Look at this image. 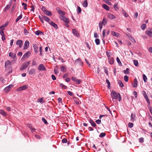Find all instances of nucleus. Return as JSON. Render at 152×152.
<instances>
[{
  "mask_svg": "<svg viewBox=\"0 0 152 152\" xmlns=\"http://www.w3.org/2000/svg\"><path fill=\"white\" fill-rule=\"evenodd\" d=\"M145 33L146 34L150 37L152 36V32L151 31H145Z\"/></svg>",
  "mask_w": 152,
  "mask_h": 152,
  "instance_id": "bb28decb",
  "label": "nucleus"
},
{
  "mask_svg": "<svg viewBox=\"0 0 152 152\" xmlns=\"http://www.w3.org/2000/svg\"><path fill=\"white\" fill-rule=\"evenodd\" d=\"M128 126L129 128H131L133 126V124L132 123H129L128 124Z\"/></svg>",
  "mask_w": 152,
  "mask_h": 152,
  "instance_id": "4d7b16f0",
  "label": "nucleus"
},
{
  "mask_svg": "<svg viewBox=\"0 0 152 152\" xmlns=\"http://www.w3.org/2000/svg\"><path fill=\"white\" fill-rule=\"evenodd\" d=\"M106 135V134L104 132H102L99 135V137H104Z\"/></svg>",
  "mask_w": 152,
  "mask_h": 152,
  "instance_id": "a18cd8bd",
  "label": "nucleus"
},
{
  "mask_svg": "<svg viewBox=\"0 0 152 152\" xmlns=\"http://www.w3.org/2000/svg\"><path fill=\"white\" fill-rule=\"evenodd\" d=\"M33 47L34 50L35 52L37 53L38 52V47L36 44H34L33 45Z\"/></svg>",
  "mask_w": 152,
  "mask_h": 152,
  "instance_id": "f3484780",
  "label": "nucleus"
},
{
  "mask_svg": "<svg viewBox=\"0 0 152 152\" xmlns=\"http://www.w3.org/2000/svg\"><path fill=\"white\" fill-rule=\"evenodd\" d=\"M142 76L144 82L145 83L147 82V78L145 74H143L142 75Z\"/></svg>",
  "mask_w": 152,
  "mask_h": 152,
  "instance_id": "2f4dec72",
  "label": "nucleus"
},
{
  "mask_svg": "<svg viewBox=\"0 0 152 152\" xmlns=\"http://www.w3.org/2000/svg\"><path fill=\"white\" fill-rule=\"evenodd\" d=\"M66 70V69L65 66H62L61 68V71L63 72H65Z\"/></svg>",
  "mask_w": 152,
  "mask_h": 152,
  "instance_id": "393cba45",
  "label": "nucleus"
},
{
  "mask_svg": "<svg viewBox=\"0 0 152 152\" xmlns=\"http://www.w3.org/2000/svg\"><path fill=\"white\" fill-rule=\"evenodd\" d=\"M29 43L28 41H26L25 42L24 45L23 46V49L26 50L27 49L28 46L29 45Z\"/></svg>",
  "mask_w": 152,
  "mask_h": 152,
  "instance_id": "6e6552de",
  "label": "nucleus"
},
{
  "mask_svg": "<svg viewBox=\"0 0 152 152\" xmlns=\"http://www.w3.org/2000/svg\"><path fill=\"white\" fill-rule=\"evenodd\" d=\"M102 22H100L99 24V28L101 30L102 28Z\"/></svg>",
  "mask_w": 152,
  "mask_h": 152,
  "instance_id": "0e129e2a",
  "label": "nucleus"
},
{
  "mask_svg": "<svg viewBox=\"0 0 152 152\" xmlns=\"http://www.w3.org/2000/svg\"><path fill=\"white\" fill-rule=\"evenodd\" d=\"M58 13L60 15H62L63 16L64 15H65V13L61 10H60L58 12Z\"/></svg>",
  "mask_w": 152,
  "mask_h": 152,
  "instance_id": "a19ab883",
  "label": "nucleus"
},
{
  "mask_svg": "<svg viewBox=\"0 0 152 152\" xmlns=\"http://www.w3.org/2000/svg\"><path fill=\"white\" fill-rule=\"evenodd\" d=\"M27 88V86L26 85H24L23 86L20 87L18 88L17 89V91H21L22 90L25 89Z\"/></svg>",
  "mask_w": 152,
  "mask_h": 152,
  "instance_id": "1a4fd4ad",
  "label": "nucleus"
},
{
  "mask_svg": "<svg viewBox=\"0 0 152 152\" xmlns=\"http://www.w3.org/2000/svg\"><path fill=\"white\" fill-rule=\"evenodd\" d=\"M129 69L128 68L126 69V70L123 71V72L125 74H128L129 73Z\"/></svg>",
  "mask_w": 152,
  "mask_h": 152,
  "instance_id": "473e14b6",
  "label": "nucleus"
},
{
  "mask_svg": "<svg viewBox=\"0 0 152 152\" xmlns=\"http://www.w3.org/2000/svg\"><path fill=\"white\" fill-rule=\"evenodd\" d=\"M61 20L63 21L66 23H69V22L68 19L66 17L63 15H61L60 16Z\"/></svg>",
  "mask_w": 152,
  "mask_h": 152,
  "instance_id": "7ed1b4c3",
  "label": "nucleus"
},
{
  "mask_svg": "<svg viewBox=\"0 0 152 152\" xmlns=\"http://www.w3.org/2000/svg\"><path fill=\"white\" fill-rule=\"evenodd\" d=\"M107 4L109 5H112L111 3L108 0H103Z\"/></svg>",
  "mask_w": 152,
  "mask_h": 152,
  "instance_id": "de8ad7c7",
  "label": "nucleus"
},
{
  "mask_svg": "<svg viewBox=\"0 0 152 152\" xmlns=\"http://www.w3.org/2000/svg\"><path fill=\"white\" fill-rule=\"evenodd\" d=\"M118 83L119 84V86H121V87H123L124 86V85L123 84V83L121 80H118Z\"/></svg>",
  "mask_w": 152,
  "mask_h": 152,
  "instance_id": "c9c22d12",
  "label": "nucleus"
},
{
  "mask_svg": "<svg viewBox=\"0 0 152 152\" xmlns=\"http://www.w3.org/2000/svg\"><path fill=\"white\" fill-rule=\"evenodd\" d=\"M23 17V15L22 14H20V16H19L16 19L15 22H18Z\"/></svg>",
  "mask_w": 152,
  "mask_h": 152,
  "instance_id": "7c9ffc66",
  "label": "nucleus"
},
{
  "mask_svg": "<svg viewBox=\"0 0 152 152\" xmlns=\"http://www.w3.org/2000/svg\"><path fill=\"white\" fill-rule=\"evenodd\" d=\"M96 123L98 124H100L101 123V121L99 119H98L96 121Z\"/></svg>",
  "mask_w": 152,
  "mask_h": 152,
  "instance_id": "774afa93",
  "label": "nucleus"
},
{
  "mask_svg": "<svg viewBox=\"0 0 152 152\" xmlns=\"http://www.w3.org/2000/svg\"><path fill=\"white\" fill-rule=\"evenodd\" d=\"M39 19L40 20L41 22L43 23H44V21L43 20V18H42V17L40 16H39Z\"/></svg>",
  "mask_w": 152,
  "mask_h": 152,
  "instance_id": "69168bd1",
  "label": "nucleus"
},
{
  "mask_svg": "<svg viewBox=\"0 0 152 152\" xmlns=\"http://www.w3.org/2000/svg\"><path fill=\"white\" fill-rule=\"evenodd\" d=\"M9 56L12 57L13 59H14L16 58V54H15L13 55L12 52H10L9 53Z\"/></svg>",
  "mask_w": 152,
  "mask_h": 152,
  "instance_id": "c85d7f7f",
  "label": "nucleus"
},
{
  "mask_svg": "<svg viewBox=\"0 0 152 152\" xmlns=\"http://www.w3.org/2000/svg\"><path fill=\"white\" fill-rule=\"evenodd\" d=\"M44 13L45 14L48 16H50L52 15L51 13L48 10H46Z\"/></svg>",
  "mask_w": 152,
  "mask_h": 152,
  "instance_id": "cd10ccee",
  "label": "nucleus"
},
{
  "mask_svg": "<svg viewBox=\"0 0 152 152\" xmlns=\"http://www.w3.org/2000/svg\"><path fill=\"white\" fill-rule=\"evenodd\" d=\"M22 4L23 6H24V10H26L27 9V4L24 3H22Z\"/></svg>",
  "mask_w": 152,
  "mask_h": 152,
  "instance_id": "6e6d98bb",
  "label": "nucleus"
},
{
  "mask_svg": "<svg viewBox=\"0 0 152 152\" xmlns=\"http://www.w3.org/2000/svg\"><path fill=\"white\" fill-rule=\"evenodd\" d=\"M42 18L47 22H49L50 20V19L45 16H42Z\"/></svg>",
  "mask_w": 152,
  "mask_h": 152,
  "instance_id": "c756f323",
  "label": "nucleus"
},
{
  "mask_svg": "<svg viewBox=\"0 0 152 152\" xmlns=\"http://www.w3.org/2000/svg\"><path fill=\"white\" fill-rule=\"evenodd\" d=\"M129 38L130 40L134 42V43L136 42V41L134 39V37H132V36H131V37Z\"/></svg>",
  "mask_w": 152,
  "mask_h": 152,
  "instance_id": "4c0bfd02",
  "label": "nucleus"
},
{
  "mask_svg": "<svg viewBox=\"0 0 152 152\" xmlns=\"http://www.w3.org/2000/svg\"><path fill=\"white\" fill-rule=\"evenodd\" d=\"M73 34L77 37L79 36V34L77 32V31L74 29H73L72 30Z\"/></svg>",
  "mask_w": 152,
  "mask_h": 152,
  "instance_id": "f8f14e48",
  "label": "nucleus"
},
{
  "mask_svg": "<svg viewBox=\"0 0 152 152\" xmlns=\"http://www.w3.org/2000/svg\"><path fill=\"white\" fill-rule=\"evenodd\" d=\"M131 121L134 122L135 120V115L133 113H132L131 116Z\"/></svg>",
  "mask_w": 152,
  "mask_h": 152,
  "instance_id": "dca6fc26",
  "label": "nucleus"
},
{
  "mask_svg": "<svg viewBox=\"0 0 152 152\" xmlns=\"http://www.w3.org/2000/svg\"><path fill=\"white\" fill-rule=\"evenodd\" d=\"M59 86L64 89H66L67 88V87L66 86H65L63 84L61 83L59 84Z\"/></svg>",
  "mask_w": 152,
  "mask_h": 152,
  "instance_id": "e433bc0d",
  "label": "nucleus"
},
{
  "mask_svg": "<svg viewBox=\"0 0 152 152\" xmlns=\"http://www.w3.org/2000/svg\"><path fill=\"white\" fill-rule=\"evenodd\" d=\"M116 60H117V61L118 63L119 64H121V61H120V59L118 57H117V58H116Z\"/></svg>",
  "mask_w": 152,
  "mask_h": 152,
  "instance_id": "e2e57ef3",
  "label": "nucleus"
},
{
  "mask_svg": "<svg viewBox=\"0 0 152 152\" xmlns=\"http://www.w3.org/2000/svg\"><path fill=\"white\" fill-rule=\"evenodd\" d=\"M106 54L107 56V57L108 58H111L110 56L111 55V53L110 52L106 51Z\"/></svg>",
  "mask_w": 152,
  "mask_h": 152,
  "instance_id": "79ce46f5",
  "label": "nucleus"
},
{
  "mask_svg": "<svg viewBox=\"0 0 152 152\" xmlns=\"http://www.w3.org/2000/svg\"><path fill=\"white\" fill-rule=\"evenodd\" d=\"M107 16L108 18L110 19H113L115 18V16L111 13H108Z\"/></svg>",
  "mask_w": 152,
  "mask_h": 152,
  "instance_id": "9b49d317",
  "label": "nucleus"
},
{
  "mask_svg": "<svg viewBox=\"0 0 152 152\" xmlns=\"http://www.w3.org/2000/svg\"><path fill=\"white\" fill-rule=\"evenodd\" d=\"M36 72V69H32L29 71L28 74L30 75H32L35 74Z\"/></svg>",
  "mask_w": 152,
  "mask_h": 152,
  "instance_id": "2eb2a0df",
  "label": "nucleus"
},
{
  "mask_svg": "<svg viewBox=\"0 0 152 152\" xmlns=\"http://www.w3.org/2000/svg\"><path fill=\"white\" fill-rule=\"evenodd\" d=\"M95 42L97 45H99L100 44V40L98 39H96L95 40Z\"/></svg>",
  "mask_w": 152,
  "mask_h": 152,
  "instance_id": "37998d69",
  "label": "nucleus"
},
{
  "mask_svg": "<svg viewBox=\"0 0 152 152\" xmlns=\"http://www.w3.org/2000/svg\"><path fill=\"white\" fill-rule=\"evenodd\" d=\"M42 121L45 124H47L48 123V122L46 119L44 118H42Z\"/></svg>",
  "mask_w": 152,
  "mask_h": 152,
  "instance_id": "13d9d810",
  "label": "nucleus"
},
{
  "mask_svg": "<svg viewBox=\"0 0 152 152\" xmlns=\"http://www.w3.org/2000/svg\"><path fill=\"white\" fill-rule=\"evenodd\" d=\"M128 79H129V77L128 76L125 75L124 76V80L126 82H127L128 81Z\"/></svg>",
  "mask_w": 152,
  "mask_h": 152,
  "instance_id": "09e8293b",
  "label": "nucleus"
},
{
  "mask_svg": "<svg viewBox=\"0 0 152 152\" xmlns=\"http://www.w3.org/2000/svg\"><path fill=\"white\" fill-rule=\"evenodd\" d=\"M23 42V41L21 40H18L16 42V44L19 45V48H21L22 46Z\"/></svg>",
  "mask_w": 152,
  "mask_h": 152,
  "instance_id": "39448f33",
  "label": "nucleus"
},
{
  "mask_svg": "<svg viewBox=\"0 0 152 152\" xmlns=\"http://www.w3.org/2000/svg\"><path fill=\"white\" fill-rule=\"evenodd\" d=\"M10 61L8 60L6 61L5 63V66H8L10 65Z\"/></svg>",
  "mask_w": 152,
  "mask_h": 152,
  "instance_id": "5fc2aeb1",
  "label": "nucleus"
},
{
  "mask_svg": "<svg viewBox=\"0 0 152 152\" xmlns=\"http://www.w3.org/2000/svg\"><path fill=\"white\" fill-rule=\"evenodd\" d=\"M83 6L85 7H87L88 6V3L87 1L86 0L83 3Z\"/></svg>",
  "mask_w": 152,
  "mask_h": 152,
  "instance_id": "f704fd0d",
  "label": "nucleus"
},
{
  "mask_svg": "<svg viewBox=\"0 0 152 152\" xmlns=\"http://www.w3.org/2000/svg\"><path fill=\"white\" fill-rule=\"evenodd\" d=\"M109 62L110 64H113L114 63V59L113 58H108Z\"/></svg>",
  "mask_w": 152,
  "mask_h": 152,
  "instance_id": "4be33fe9",
  "label": "nucleus"
},
{
  "mask_svg": "<svg viewBox=\"0 0 152 152\" xmlns=\"http://www.w3.org/2000/svg\"><path fill=\"white\" fill-rule=\"evenodd\" d=\"M113 7L114 9L115 10H118L119 9V8L118 7H117V4L115 3L113 5Z\"/></svg>",
  "mask_w": 152,
  "mask_h": 152,
  "instance_id": "3c124183",
  "label": "nucleus"
},
{
  "mask_svg": "<svg viewBox=\"0 0 152 152\" xmlns=\"http://www.w3.org/2000/svg\"><path fill=\"white\" fill-rule=\"evenodd\" d=\"M74 98L75 99L74 100V101L77 104H79L80 103H81V102L79 101V99L78 98L74 97Z\"/></svg>",
  "mask_w": 152,
  "mask_h": 152,
  "instance_id": "ddd939ff",
  "label": "nucleus"
},
{
  "mask_svg": "<svg viewBox=\"0 0 152 152\" xmlns=\"http://www.w3.org/2000/svg\"><path fill=\"white\" fill-rule=\"evenodd\" d=\"M102 7L107 10H109L110 9L109 7L105 4H103L102 5Z\"/></svg>",
  "mask_w": 152,
  "mask_h": 152,
  "instance_id": "aec40b11",
  "label": "nucleus"
},
{
  "mask_svg": "<svg viewBox=\"0 0 152 152\" xmlns=\"http://www.w3.org/2000/svg\"><path fill=\"white\" fill-rule=\"evenodd\" d=\"M75 64H78L79 65H82L83 62L80 58H78L75 61Z\"/></svg>",
  "mask_w": 152,
  "mask_h": 152,
  "instance_id": "0eeeda50",
  "label": "nucleus"
},
{
  "mask_svg": "<svg viewBox=\"0 0 152 152\" xmlns=\"http://www.w3.org/2000/svg\"><path fill=\"white\" fill-rule=\"evenodd\" d=\"M111 96L113 101H115L116 100L118 99V100L119 101L121 100L120 94L117 93L113 90L111 92Z\"/></svg>",
  "mask_w": 152,
  "mask_h": 152,
  "instance_id": "f257e3e1",
  "label": "nucleus"
},
{
  "mask_svg": "<svg viewBox=\"0 0 152 152\" xmlns=\"http://www.w3.org/2000/svg\"><path fill=\"white\" fill-rule=\"evenodd\" d=\"M107 21L106 20V19L105 18H103L102 20V23L104 25H105L107 24Z\"/></svg>",
  "mask_w": 152,
  "mask_h": 152,
  "instance_id": "58836bf2",
  "label": "nucleus"
},
{
  "mask_svg": "<svg viewBox=\"0 0 152 152\" xmlns=\"http://www.w3.org/2000/svg\"><path fill=\"white\" fill-rule=\"evenodd\" d=\"M30 61L25 62L21 66L20 69L23 70L27 68L30 64Z\"/></svg>",
  "mask_w": 152,
  "mask_h": 152,
  "instance_id": "f03ea898",
  "label": "nucleus"
},
{
  "mask_svg": "<svg viewBox=\"0 0 152 152\" xmlns=\"http://www.w3.org/2000/svg\"><path fill=\"white\" fill-rule=\"evenodd\" d=\"M35 34L37 35H43L44 34L43 33L40 31H39V30H38V31H35Z\"/></svg>",
  "mask_w": 152,
  "mask_h": 152,
  "instance_id": "a878e982",
  "label": "nucleus"
},
{
  "mask_svg": "<svg viewBox=\"0 0 152 152\" xmlns=\"http://www.w3.org/2000/svg\"><path fill=\"white\" fill-rule=\"evenodd\" d=\"M111 34L113 36H116L117 37H119V34L118 33H117L115 32L114 31H113L111 32Z\"/></svg>",
  "mask_w": 152,
  "mask_h": 152,
  "instance_id": "412c9836",
  "label": "nucleus"
},
{
  "mask_svg": "<svg viewBox=\"0 0 152 152\" xmlns=\"http://www.w3.org/2000/svg\"><path fill=\"white\" fill-rule=\"evenodd\" d=\"M89 121L92 126L95 127L96 126V123L92 119H90Z\"/></svg>",
  "mask_w": 152,
  "mask_h": 152,
  "instance_id": "6ab92c4d",
  "label": "nucleus"
},
{
  "mask_svg": "<svg viewBox=\"0 0 152 152\" xmlns=\"http://www.w3.org/2000/svg\"><path fill=\"white\" fill-rule=\"evenodd\" d=\"M58 69V66L57 65L56 66L54 69V72L55 74L56 75H58L59 73V70Z\"/></svg>",
  "mask_w": 152,
  "mask_h": 152,
  "instance_id": "4468645a",
  "label": "nucleus"
},
{
  "mask_svg": "<svg viewBox=\"0 0 152 152\" xmlns=\"http://www.w3.org/2000/svg\"><path fill=\"white\" fill-rule=\"evenodd\" d=\"M77 13L79 14L81 12V10L80 8V7H79L78 6L77 7Z\"/></svg>",
  "mask_w": 152,
  "mask_h": 152,
  "instance_id": "49530a36",
  "label": "nucleus"
},
{
  "mask_svg": "<svg viewBox=\"0 0 152 152\" xmlns=\"http://www.w3.org/2000/svg\"><path fill=\"white\" fill-rule=\"evenodd\" d=\"M49 23L53 26L55 28L57 29L58 28L57 25L56 24H55L54 22L52 21H50L49 22Z\"/></svg>",
  "mask_w": 152,
  "mask_h": 152,
  "instance_id": "9d476101",
  "label": "nucleus"
},
{
  "mask_svg": "<svg viewBox=\"0 0 152 152\" xmlns=\"http://www.w3.org/2000/svg\"><path fill=\"white\" fill-rule=\"evenodd\" d=\"M122 12L123 13V14L126 17H127L128 16V14L124 10H122Z\"/></svg>",
  "mask_w": 152,
  "mask_h": 152,
  "instance_id": "603ef678",
  "label": "nucleus"
},
{
  "mask_svg": "<svg viewBox=\"0 0 152 152\" xmlns=\"http://www.w3.org/2000/svg\"><path fill=\"white\" fill-rule=\"evenodd\" d=\"M133 63H134V64L136 66H138V65H139L138 62L137 60H133Z\"/></svg>",
  "mask_w": 152,
  "mask_h": 152,
  "instance_id": "72a5a7b5",
  "label": "nucleus"
},
{
  "mask_svg": "<svg viewBox=\"0 0 152 152\" xmlns=\"http://www.w3.org/2000/svg\"><path fill=\"white\" fill-rule=\"evenodd\" d=\"M38 69L39 71H45L46 70V69L45 67L43 66L42 64H40L38 67Z\"/></svg>",
  "mask_w": 152,
  "mask_h": 152,
  "instance_id": "20e7f679",
  "label": "nucleus"
},
{
  "mask_svg": "<svg viewBox=\"0 0 152 152\" xmlns=\"http://www.w3.org/2000/svg\"><path fill=\"white\" fill-rule=\"evenodd\" d=\"M4 29V28H3V29L2 28V29H1V31H0V34L1 35V36H3V35H4V31H3V30Z\"/></svg>",
  "mask_w": 152,
  "mask_h": 152,
  "instance_id": "864d4df0",
  "label": "nucleus"
},
{
  "mask_svg": "<svg viewBox=\"0 0 152 152\" xmlns=\"http://www.w3.org/2000/svg\"><path fill=\"white\" fill-rule=\"evenodd\" d=\"M12 3V2H11V3H10V4H8L5 7L4 9V11H6L7 10H9L10 8Z\"/></svg>",
  "mask_w": 152,
  "mask_h": 152,
  "instance_id": "5701e85b",
  "label": "nucleus"
},
{
  "mask_svg": "<svg viewBox=\"0 0 152 152\" xmlns=\"http://www.w3.org/2000/svg\"><path fill=\"white\" fill-rule=\"evenodd\" d=\"M10 90V89H9V87H6L4 89V91L5 92H6V93H7Z\"/></svg>",
  "mask_w": 152,
  "mask_h": 152,
  "instance_id": "c03bdc74",
  "label": "nucleus"
},
{
  "mask_svg": "<svg viewBox=\"0 0 152 152\" xmlns=\"http://www.w3.org/2000/svg\"><path fill=\"white\" fill-rule=\"evenodd\" d=\"M0 113L2 114V115L3 116H6L7 115V114L3 110H0Z\"/></svg>",
  "mask_w": 152,
  "mask_h": 152,
  "instance_id": "b1692460",
  "label": "nucleus"
},
{
  "mask_svg": "<svg viewBox=\"0 0 152 152\" xmlns=\"http://www.w3.org/2000/svg\"><path fill=\"white\" fill-rule=\"evenodd\" d=\"M146 28V25L145 24H143L141 26V28L142 30H144Z\"/></svg>",
  "mask_w": 152,
  "mask_h": 152,
  "instance_id": "8fccbe9b",
  "label": "nucleus"
},
{
  "mask_svg": "<svg viewBox=\"0 0 152 152\" xmlns=\"http://www.w3.org/2000/svg\"><path fill=\"white\" fill-rule=\"evenodd\" d=\"M106 82L108 84V86H107L108 88L109 89H110V82L107 79H106Z\"/></svg>",
  "mask_w": 152,
  "mask_h": 152,
  "instance_id": "ea45409f",
  "label": "nucleus"
},
{
  "mask_svg": "<svg viewBox=\"0 0 152 152\" xmlns=\"http://www.w3.org/2000/svg\"><path fill=\"white\" fill-rule=\"evenodd\" d=\"M139 142L140 143H142L144 142V138L143 137H141L139 139Z\"/></svg>",
  "mask_w": 152,
  "mask_h": 152,
  "instance_id": "bf43d9fd",
  "label": "nucleus"
},
{
  "mask_svg": "<svg viewBox=\"0 0 152 152\" xmlns=\"http://www.w3.org/2000/svg\"><path fill=\"white\" fill-rule=\"evenodd\" d=\"M30 54V52L29 51H27L23 55L22 59L27 58L29 56Z\"/></svg>",
  "mask_w": 152,
  "mask_h": 152,
  "instance_id": "423d86ee",
  "label": "nucleus"
},
{
  "mask_svg": "<svg viewBox=\"0 0 152 152\" xmlns=\"http://www.w3.org/2000/svg\"><path fill=\"white\" fill-rule=\"evenodd\" d=\"M146 100V101H147V103L149 104H150V101H149V98L148 97V96L146 97H145V98Z\"/></svg>",
  "mask_w": 152,
  "mask_h": 152,
  "instance_id": "338daca9",
  "label": "nucleus"
},
{
  "mask_svg": "<svg viewBox=\"0 0 152 152\" xmlns=\"http://www.w3.org/2000/svg\"><path fill=\"white\" fill-rule=\"evenodd\" d=\"M67 141V140L66 138H64L62 140V142L64 143H66Z\"/></svg>",
  "mask_w": 152,
  "mask_h": 152,
  "instance_id": "052dcab7",
  "label": "nucleus"
},
{
  "mask_svg": "<svg viewBox=\"0 0 152 152\" xmlns=\"http://www.w3.org/2000/svg\"><path fill=\"white\" fill-rule=\"evenodd\" d=\"M134 95V96L135 97L137 98V93L136 91H134L133 92Z\"/></svg>",
  "mask_w": 152,
  "mask_h": 152,
  "instance_id": "680f3d73",
  "label": "nucleus"
},
{
  "mask_svg": "<svg viewBox=\"0 0 152 152\" xmlns=\"http://www.w3.org/2000/svg\"><path fill=\"white\" fill-rule=\"evenodd\" d=\"M137 85V79L136 78H135L134 80V83L133 84V86L134 87H136Z\"/></svg>",
  "mask_w": 152,
  "mask_h": 152,
  "instance_id": "a211bd4d",
  "label": "nucleus"
}]
</instances>
